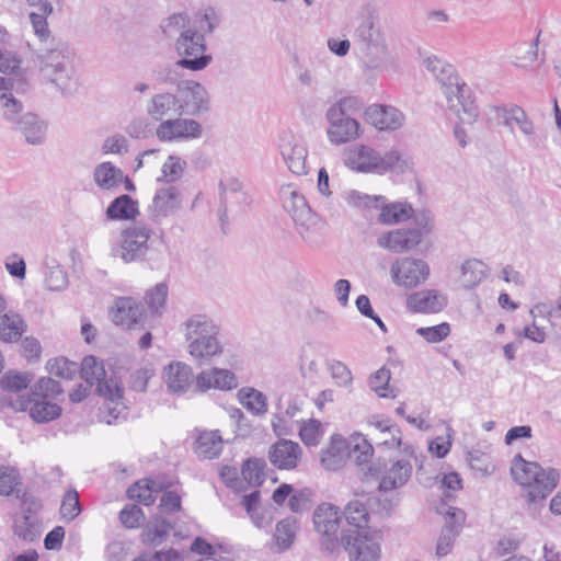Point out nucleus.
<instances>
[{"label":"nucleus","mask_w":561,"mask_h":561,"mask_svg":"<svg viewBox=\"0 0 561 561\" xmlns=\"http://www.w3.org/2000/svg\"><path fill=\"white\" fill-rule=\"evenodd\" d=\"M26 46L35 54L43 77L62 94L70 95L78 90L76 57L66 44L57 42L49 47L35 48L31 42H26Z\"/></svg>","instance_id":"1"},{"label":"nucleus","mask_w":561,"mask_h":561,"mask_svg":"<svg viewBox=\"0 0 561 561\" xmlns=\"http://www.w3.org/2000/svg\"><path fill=\"white\" fill-rule=\"evenodd\" d=\"M424 65L442 83L448 108L459 117L461 124H473L479 115L478 106L472 98L470 88L466 83L460 82L454 68L436 56L426 57Z\"/></svg>","instance_id":"2"},{"label":"nucleus","mask_w":561,"mask_h":561,"mask_svg":"<svg viewBox=\"0 0 561 561\" xmlns=\"http://www.w3.org/2000/svg\"><path fill=\"white\" fill-rule=\"evenodd\" d=\"M187 352L199 365L220 356L224 345L219 340L220 327L207 314L196 313L181 324Z\"/></svg>","instance_id":"3"},{"label":"nucleus","mask_w":561,"mask_h":561,"mask_svg":"<svg viewBox=\"0 0 561 561\" xmlns=\"http://www.w3.org/2000/svg\"><path fill=\"white\" fill-rule=\"evenodd\" d=\"M513 479L523 488V496L529 505L543 503L557 488L560 473L554 468H542L539 463L515 456L511 467Z\"/></svg>","instance_id":"4"},{"label":"nucleus","mask_w":561,"mask_h":561,"mask_svg":"<svg viewBox=\"0 0 561 561\" xmlns=\"http://www.w3.org/2000/svg\"><path fill=\"white\" fill-rule=\"evenodd\" d=\"M355 36L359 54L369 67L377 68L387 59V41L379 25L378 15L369 5L362 8Z\"/></svg>","instance_id":"5"},{"label":"nucleus","mask_w":561,"mask_h":561,"mask_svg":"<svg viewBox=\"0 0 561 561\" xmlns=\"http://www.w3.org/2000/svg\"><path fill=\"white\" fill-rule=\"evenodd\" d=\"M64 389L59 381L49 377H42L31 390L27 398L19 399L13 408L21 411H28L30 416L36 423L50 422L61 414V408L51 400L62 394Z\"/></svg>","instance_id":"6"},{"label":"nucleus","mask_w":561,"mask_h":561,"mask_svg":"<svg viewBox=\"0 0 561 561\" xmlns=\"http://www.w3.org/2000/svg\"><path fill=\"white\" fill-rule=\"evenodd\" d=\"M343 160L348 169L364 173L385 174L388 171H402L405 165L398 150H389L382 156L365 145L347 150Z\"/></svg>","instance_id":"7"},{"label":"nucleus","mask_w":561,"mask_h":561,"mask_svg":"<svg viewBox=\"0 0 561 561\" xmlns=\"http://www.w3.org/2000/svg\"><path fill=\"white\" fill-rule=\"evenodd\" d=\"M175 51L179 60L175 62L178 67L191 71H201L207 68L213 57L207 54V44L203 34H198L196 30H182L174 43Z\"/></svg>","instance_id":"8"},{"label":"nucleus","mask_w":561,"mask_h":561,"mask_svg":"<svg viewBox=\"0 0 561 561\" xmlns=\"http://www.w3.org/2000/svg\"><path fill=\"white\" fill-rule=\"evenodd\" d=\"M279 198L284 209L291 217L304 240L309 241V230L317 221V215L311 210L305 196L291 184L283 185Z\"/></svg>","instance_id":"9"},{"label":"nucleus","mask_w":561,"mask_h":561,"mask_svg":"<svg viewBox=\"0 0 561 561\" xmlns=\"http://www.w3.org/2000/svg\"><path fill=\"white\" fill-rule=\"evenodd\" d=\"M81 377L89 386L96 385L95 391L111 402H118L123 399L124 389L119 380L111 376L107 378L103 362L96 357L85 356L81 364Z\"/></svg>","instance_id":"10"},{"label":"nucleus","mask_w":561,"mask_h":561,"mask_svg":"<svg viewBox=\"0 0 561 561\" xmlns=\"http://www.w3.org/2000/svg\"><path fill=\"white\" fill-rule=\"evenodd\" d=\"M379 530L360 533L341 531V546L348 552L350 561H378L380 559Z\"/></svg>","instance_id":"11"},{"label":"nucleus","mask_w":561,"mask_h":561,"mask_svg":"<svg viewBox=\"0 0 561 561\" xmlns=\"http://www.w3.org/2000/svg\"><path fill=\"white\" fill-rule=\"evenodd\" d=\"M340 523V510L333 504L322 503L313 512V525L321 536V547L329 553L337 551L341 546Z\"/></svg>","instance_id":"12"},{"label":"nucleus","mask_w":561,"mask_h":561,"mask_svg":"<svg viewBox=\"0 0 561 561\" xmlns=\"http://www.w3.org/2000/svg\"><path fill=\"white\" fill-rule=\"evenodd\" d=\"M150 237L151 230L142 224L128 227L122 231L119 245L113 249L112 254L125 263L144 260L149 250Z\"/></svg>","instance_id":"13"},{"label":"nucleus","mask_w":561,"mask_h":561,"mask_svg":"<svg viewBox=\"0 0 561 561\" xmlns=\"http://www.w3.org/2000/svg\"><path fill=\"white\" fill-rule=\"evenodd\" d=\"M424 217V222L417 228L410 229H396L380 234L377 238V244L393 253H402L410 251L417 247L423 237L431 232L432 224L427 216Z\"/></svg>","instance_id":"14"},{"label":"nucleus","mask_w":561,"mask_h":561,"mask_svg":"<svg viewBox=\"0 0 561 561\" xmlns=\"http://www.w3.org/2000/svg\"><path fill=\"white\" fill-rule=\"evenodd\" d=\"M176 99L182 116H197L210 107L206 88L195 80H182L176 84Z\"/></svg>","instance_id":"15"},{"label":"nucleus","mask_w":561,"mask_h":561,"mask_svg":"<svg viewBox=\"0 0 561 561\" xmlns=\"http://www.w3.org/2000/svg\"><path fill=\"white\" fill-rule=\"evenodd\" d=\"M278 150L291 173L299 176L308 173V148L306 141L300 136L289 131L283 133L279 137Z\"/></svg>","instance_id":"16"},{"label":"nucleus","mask_w":561,"mask_h":561,"mask_svg":"<svg viewBox=\"0 0 561 561\" xmlns=\"http://www.w3.org/2000/svg\"><path fill=\"white\" fill-rule=\"evenodd\" d=\"M390 275L396 285L413 288L427 279L430 266L420 259L401 257L391 264Z\"/></svg>","instance_id":"17"},{"label":"nucleus","mask_w":561,"mask_h":561,"mask_svg":"<svg viewBox=\"0 0 561 561\" xmlns=\"http://www.w3.org/2000/svg\"><path fill=\"white\" fill-rule=\"evenodd\" d=\"M202 134L203 127L197 121L182 116L165 119L156 129L158 139L167 142L196 139Z\"/></svg>","instance_id":"18"},{"label":"nucleus","mask_w":561,"mask_h":561,"mask_svg":"<svg viewBox=\"0 0 561 561\" xmlns=\"http://www.w3.org/2000/svg\"><path fill=\"white\" fill-rule=\"evenodd\" d=\"M325 118L328 122L327 135L333 145H343L360 136L359 123L350 115L327 110Z\"/></svg>","instance_id":"19"},{"label":"nucleus","mask_w":561,"mask_h":561,"mask_svg":"<svg viewBox=\"0 0 561 561\" xmlns=\"http://www.w3.org/2000/svg\"><path fill=\"white\" fill-rule=\"evenodd\" d=\"M182 207L181 192L173 185L159 188L149 205V218L154 224L176 214Z\"/></svg>","instance_id":"20"},{"label":"nucleus","mask_w":561,"mask_h":561,"mask_svg":"<svg viewBox=\"0 0 561 561\" xmlns=\"http://www.w3.org/2000/svg\"><path fill=\"white\" fill-rule=\"evenodd\" d=\"M366 121L381 131H393L401 128L405 117L401 111L391 105L373 104L365 111Z\"/></svg>","instance_id":"21"},{"label":"nucleus","mask_w":561,"mask_h":561,"mask_svg":"<svg viewBox=\"0 0 561 561\" xmlns=\"http://www.w3.org/2000/svg\"><path fill=\"white\" fill-rule=\"evenodd\" d=\"M162 379L167 385L168 391L173 394H183L193 386V369L190 365L182 362H171L163 368Z\"/></svg>","instance_id":"22"},{"label":"nucleus","mask_w":561,"mask_h":561,"mask_svg":"<svg viewBox=\"0 0 561 561\" xmlns=\"http://www.w3.org/2000/svg\"><path fill=\"white\" fill-rule=\"evenodd\" d=\"M238 387V378L234 373L224 368H211L196 376V390L205 392L211 388L228 391Z\"/></svg>","instance_id":"23"},{"label":"nucleus","mask_w":561,"mask_h":561,"mask_svg":"<svg viewBox=\"0 0 561 561\" xmlns=\"http://www.w3.org/2000/svg\"><path fill=\"white\" fill-rule=\"evenodd\" d=\"M302 449L298 443L279 439L271 446L268 457L271 462L280 470L295 469L301 459Z\"/></svg>","instance_id":"24"},{"label":"nucleus","mask_w":561,"mask_h":561,"mask_svg":"<svg viewBox=\"0 0 561 561\" xmlns=\"http://www.w3.org/2000/svg\"><path fill=\"white\" fill-rule=\"evenodd\" d=\"M111 313L115 324L126 328L142 322L145 317L142 305L131 297L118 298Z\"/></svg>","instance_id":"25"},{"label":"nucleus","mask_w":561,"mask_h":561,"mask_svg":"<svg viewBox=\"0 0 561 561\" xmlns=\"http://www.w3.org/2000/svg\"><path fill=\"white\" fill-rule=\"evenodd\" d=\"M147 114L160 123L182 116L176 94L170 92L154 94L147 104Z\"/></svg>","instance_id":"26"},{"label":"nucleus","mask_w":561,"mask_h":561,"mask_svg":"<svg viewBox=\"0 0 561 561\" xmlns=\"http://www.w3.org/2000/svg\"><path fill=\"white\" fill-rule=\"evenodd\" d=\"M412 465L408 459H398L387 468L381 477L378 489L383 492L403 486L410 479Z\"/></svg>","instance_id":"27"},{"label":"nucleus","mask_w":561,"mask_h":561,"mask_svg":"<svg viewBox=\"0 0 561 561\" xmlns=\"http://www.w3.org/2000/svg\"><path fill=\"white\" fill-rule=\"evenodd\" d=\"M11 130L20 133L27 144L38 146L45 141L47 123L37 114L30 112Z\"/></svg>","instance_id":"28"},{"label":"nucleus","mask_w":561,"mask_h":561,"mask_svg":"<svg viewBox=\"0 0 561 561\" xmlns=\"http://www.w3.org/2000/svg\"><path fill=\"white\" fill-rule=\"evenodd\" d=\"M446 515L448 516L446 525L443 527L436 543V556L438 558L445 557L451 551L454 541L459 534L462 513L449 507Z\"/></svg>","instance_id":"29"},{"label":"nucleus","mask_w":561,"mask_h":561,"mask_svg":"<svg viewBox=\"0 0 561 561\" xmlns=\"http://www.w3.org/2000/svg\"><path fill=\"white\" fill-rule=\"evenodd\" d=\"M351 456V448L345 438L340 435L331 437L327 449L322 451L321 465L331 471H335L344 465L347 457Z\"/></svg>","instance_id":"30"},{"label":"nucleus","mask_w":561,"mask_h":561,"mask_svg":"<svg viewBox=\"0 0 561 561\" xmlns=\"http://www.w3.org/2000/svg\"><path fill=\"white\" fill-rule=\"evenodd\" d=\"M446 306V297L436 290H420L409 296L408 307L416 312L436 313Z\"/></svg>","instance_id":"31"},{"label":"nucleus","mask_w":561,"mask_h":561,"mask_svg":"<svg viewBox=\"0 0 561 561\" xmlns=\"http://www.w3.org/2000/svg\"><path fill=\"white\" fill-rule=\"evenodd\" d=\"M124 180V171L110 161L99 163L93 170V182L101 191L115 192Z\"/></svg>","instance_id":"32"},{"label":"nucleus","mask_w":561,"mask_h":561,"mask_svg":"<svg viewBox=\"0 0 561 561\" xmlns=\"http://www.w3.org/2000/svg\"><path fill=\"white\" fill-rule=\"evenodd\" d=\"M496 117L503 125L510 127L511 130H514L516 125L524 135H534L533 122L528 119L525 111L517 105L497 108Z\"/></svg>","instance_id":"33"},{"label":"nucleus","mask_w":561,"mask_h":561,"mask_svg":"<svg viewBox=\"0 0 561 561\" xmlns=\"http://www.w3.org/2000/svg\"><path fill=\"white\" fill-rule=\"evenodd\" d=\"M28 113L24 103L14 93L0 95V117L10 129Z\"/></svg>","instance_id":"34"},{"label":"nucleus","mask_w":561,"mask_h":561,"mask_svg":"<svg viewBox=\"0 0 561 561\" xmlns=\"http://www.w3.org/2000/svg\"><path fill=\"white\" fill-rule=\"evenodd\" d=\"M344 516L350 528L342 531H351L353 535L354 533L371 530L368 527L369 514L362 501L357 499L350 501L344 508Z\"/></svg>","instance_id":"35"},{"label":"nucleus","mask_w":561,"mask_h":561,"mask_svg":"<svg viewBox=\"0 0 561 561\" xmlns=\"http://www.w3.org/2000/svg\"><path fill=\"white\" fill-rule=\"evenodd\" d=\"M488 266L478 259H468L460 266L459 282L465 289L477 287L488 275Z\"/></svg>","instance_id":"36"},{"label":"nucleus","mask_w":561,"mask_h":561,"mask_svg":"<svg viewBox=\"0 0 561 561\" xmlns=\"http://www.w3.org/2000/svg\"><path fill=\"white\" fill-rule=\"evenodd\" d=\"M26 331L23 318L13 311L0 314V340L5 343L16 342Z\"/></svg>","instance_id":"37"},{"label":"nucleus","mask_w":561,"mask_h":561,"mask_svg":"<svg viewBox=\"0 0 561 561\" xmlns=\"http://www.w3.org/2000/svg\"><path fill=\"white\" fill-rule=\"evenodd\" d=\"M220 191V219L227 215V208L229 204H245L248 202V195L242 191L241 183L236 179H228L219 183Z\"/></svg>","instance_id":"38"},{"label":"nucleus","mask_w":561,"mask_h":561,"mask_svg":"<svg viewBox=\"0 0 561 561\" xmlns=\"http://www.w3.org/2000/svg\"><path fill=\"white\" fill-rule=\"evenodd\" d=\"M298 529L297 519L295 517H286L276 524L273 535V550L283 552L289 549L296 538Z\"/></svg>","instance_id":"39"},{"label":"nucleus","mask_w":561,"mask_h":561,"mask_svg":"<svg viewBox=\"0 0 561 561\" xmlns=\"http://www.w3.org/2000/svg\"><path fill=\"white\" fill-rule=\"evenodd\" d=\"M237 397L251 414L262 416L267 413V398L262 391L252 387H242Z\"/></svg>","instance_id":"40"},{"label":"nucleus","mask_w":561,"mask_h":561,"mask_svg":"<svg viewBox=\"0 0 561 561\" xmlns=\"http://www.w3.org/2000/svg\"><path fill=\"white\" fill-rule=\"evenodd\" d=\"M138 214V203L126 194L116 197L106 209V216L111 220L135 219Z\"/></svg>","instance_id":"41"},{"label":"nucleus","mask_w":561,"mask_h":561,"mask_svg":"<svg viewBox=\"0 0 561 561\" xmlns=\"http://www.w3.org/2000/svg\"><path fill=\"white\" fill-rule=\"evenodd\" d=\"M31 7H36L39 10V13L32 12L30 13V21L32 24V28L34 31L35 36L38 39L39 47H49L55 45L58 41H56L50 33L47 23V16L51 13L45 12L44 8L41 4H30Z\"/></svg>","instance_id":"42"},{"label":"nucleus","mask_w":561,"mask_h":561,"mask_svg":"<svg viewBox=\"0 0 561 561\" xmlns=\"http://www.w3.org/2000/svg\"><path fill=\"white\" fill-rule=\"evenodd\" d=\"M172 528L168 519L154 517L145 526L140 536L141 542L148 546H159L165 540Z\"/></svg>","instance_id":"43"},{"label":"nucleus","mask_w":561,"mask_h":561,"mask_svg":"<svg viewBox=\"0 0 561 561\" xmlns=\"http://www.w3.org/2000/svg\"><path fill=\"white\" fill-rule=\"evenodd\" d=\"M222 450V438L217 431L202 433L197 440L195 451L199 457L214 459Z\"/></svg>","instance_id":"44"},{"label":"nucleus","mask_w":561,"mask_h":561,"mask_svg":"<svg viewBox=\"0 0 561 561\" xmlns=\"http://www.w3.org/2000/svg\"><path fill=\"white\" fill-rule=\"evenodd\" d=\"M413 208L408 203L382 204L378 220L385 225H396L412 217Z\"/></svg>","instance_id":"45"},{"label":"nucleus","mask_w":561,"mask_h":561,"mask_svg":"<svg viewBox=\"0 0 561 561\" xmlns=\"http://www.w3.org/2000/svg\"><path fill=\"white\" fill-rule=\"evenodd\" d=\"M45 284L49 290H62L68 286V275L64 267L51 257L45 260Z\"/></svg>","instance_id":"46"},{"label":"nucleus","mask_w":561,"mask_h":561,"mask_svg":"<svg viewBox=\"0 0 561 561\" xmlns=\"http://www.w3.org/2000/svg\"><path fill=\"white\" fill-rule=\"evenodd\" d=\"M162 486L158 482L150 479H145L137 481L131 486H129L127 494L130 499H137L144 505L149 506L156 500L154 493L160 492Z\"/></svg>","instance_id":"47"},{"label":"nucleus","mask_w":561,"mask_h":561,"mask_svg":"<svg viewBox=\"0 0 561 561\" xmlns=\"http://www.w3.org/2000/svg\"><path fill=\"white\" fill-rule=\"evenodd\" d=\"M186 168V161L179 156H169L161 167V175L157 178L158 182L173 183L179 181Z\"/></svg>","instance_id":"48"},{"label":"nucleus","mask_w":561,"mask_h":561,"mask_svg":"<svg viewBox=\"0 0 561 561\" xmlns=\"http://www.w3.org/2000/svg\"><path fill=\"white\" fill-rule=\"evenodd\" d=\"M538 57V38L528 43H519L514 47L513 64L517 67L527 68Z\"/></svg>","instance_id":"49"},{"label":"nucleus","mask_w":561,"mask_h":561,"mask_svg":"<svg viewBox=\"0 0 561 561\" xmlns=\"http://www.w3.org/2000/svg\"><path fill=\"white\" fill-rule=\"evenodd\" d=\"M13 533L25 541H33L38 536L36 520L30 515H16L13 520Z\"/></svg>","instance_id":"50"},{"label":"nucleus","mask_w":561,"mask_h":561,"mask_svg":"<svg viewBox=\"0 0 561 561\" xmlns=\"http://www.w3.org/2000/svg\"><path fill=\"white\" fill-rule=\"evenodd\" d=\"M196 24L198 34H210L219 26L220 14L215 8L208 7L196 15Z\"/></svg>","instance_id":"51"},{"label":"nucleus","mask_w":561,"mask_h":561,"mask_svg":"<svg viewBox=\"0 0 561 561\" xmlns=\"http://www.w3.org/2000/svg\"><path fill=\"white\" fill-rule=\"evenodd\" d=\"M265 467L266 463L262 459H249L242 467V477L249 484L259 486L264 482Z\"/></svg>","instance_id":"52"},{"label":"nucleus","mask_w":561,"mask_h":561,"mask_svg":"<svg viewBox=\"0 0 561 561\" xmlns=\"http://www.w3.org/2000/svg\"><path fill=\"white\" fill-rule=\"evenodd\" d=\"M81 513L79 494L76 490H68L60 505V515L64 519L71 522Z\"/></svg>","instance_id":"53"},{"label":"nucleus","mask_w":561,"mask_h":561,"mask_svg":"<svg viewBox=\"0 0 561 561\" xmlns=\"http://www.w3.org/2000/svg\"><path fill=\"white\" fill-rule=\"evenodd\" d=\"M168 297V286L164 283L157 284L153 288L148 290L146 295V302L152 313L160 314L165 306Z\"/></svg>","instance_id":"54"},{"label":"nucleus","mask_w":561,"mask_h":561,"mask_svg":"<svg viewBox=\"0 0 561 561\" xmlns=\"http://www.w3.org/2000/svg\"><path fill=\"white\" fill-rule=\"evenodd\" d=\"M353 448L351 456L354 455L358 465L368 462L374 454V447L362 434L356 433L352 436Z\"/></svg>","instance_id":"55"},{"label":"nucleus","mask_w":561,"mask_h":561,"mask_svg":"<svg viewBox=\"0 0 561 561\" xmlns=\"http://www.w3.org/2000/svg\"><path fill=\"white\" fill-rule=\"evenodd\" d=\"M47 369L51 375L57 377L72 379L77 373L78 366L75 362L60 357L48 360Z\"/></svg>","instance_id":"56"},{"label":"nucleus","mask_w":561,"mask_h":561,"mask_svg":"<svg viewBox=\"0 0 561 561\" xmlns=\"http://www.w3.org/2000/svg\"><path fill=\"white\" fill-rule=\"evenodd\" d=\"M31 379L26 374L8 373L0 379L1 389L8 392H20L28 387Z\"/></svg>","instance_id":"57"},{"label":"nucleus","mask_w":561,"mask_h":561,"mask_svg":"<svg viewBox=\"0 0 561 561\" xmlns=\"http://www.w3.org/2000/svg\"><path fill=\"white\" fill-rule=\"evenodd\" d=\"M416 333L428 343H439L449 335L450 327L447 322H443L434 327L417 328Z\"/></svg>","instance_id":"58"},{"label":"nucleus","mask_w":561,"mask_h":561,"mask_svg":"<svg viewBox=\"0 0 561 561\" xmlns=\"http://www.w3.org/2000/svg\"><path fill=\"white\" fill-rule=\"evenodd\" d=\"M154 376V369L150 366L141 367L129 376V388L137 392H145L149 380Z\"/></svg>","instance_id":"59"},{"label":"nucleus","mask_w":561,"mask_h":561,"mask_svg":"<svg viewBox=\"0 0 561 561\" xmlns=\"http://www.w3.org/2000/svg\"><path fill=\"white\" fill-rule=\"evenodd\" d=\"M363 106V102L359 98L354 95H347L339 99L336 102L329 106V111H335L342 115H350L359 111Z\"/></svg>","instance_id":"60"},{"label":"nucleus","mask_w":561,"mask_h":561,"mask_svg":"<svg viewBox=\"0 0 561 561\" xmlns=\"http://www.w3.org/2000/svg\"><path fill=\"white\" fill-rule=\"evenodd\" d=\"M142 510L137 505H128L119 512V520L127 528H137L144 520Z\"/></svg>","instance_id":"61"},{"label":"nucleus","mask_w":561,"mask_h":561,"mask_svg":"<svg viewBox=\"0 0 561 561\" xmlns=\"http://www.w3.org/2000/svg\"><path fill=\"white\" fill-rule=\"evenodd\" d=\"M102 152L123 156L128 152V140L121 134L110 136L103 141Z\"/></svg>","instance_id":"62"},{"label":"nucleus","mask_w":561,"mask_h":561,"mask_svg":"<svg viewBox=\"0 0 561 561\" xmlns=\"http://www.w3.org/2000/svg\"><path fill=\"white\" fill-rule=\"evenodd\" d=\"M370 433H378L379 435H391V442L402 444L400 428L391 424L389 421H373L369 423Z\"/></svg>","instance_id":"63"},{"label":"nucleus","mask_w":561,"mask_h":561,"mask_svg":"<svg viewBox=\"0 0 561 561\" xmlns=\"http://www.w3.org/2000/svg\"><path fill=\"white\" fill-rule=\"evenodd\" d=\"M390 370L382 367L378 369L375 374L369 377V387L373 391H375L379 397L386 398L387 393L385 390L390 380Z\"/></svg>","instance_id":"64"}]
</instances>
